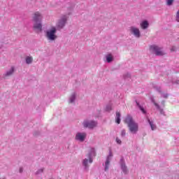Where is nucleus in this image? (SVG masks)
<instances>
[{"label": "nucleus", "mask_w": 179, "mask_h": 179, "mask_svg": "<svg viewBox=\"0 0 179 179\" xmlns=\"http://www.w3.org/2000/svg\"><path fill=\"white\" fill-rule=\"evenodd\" d=\"M157 110H159V113L162 115H166L165 113H164V110L160 108V106H159V108H157Z\"/></svg>", "instance_id": "23"}, {"label": "nucleus", "mask_w": 179, "mask_h": 179, "mask_svg": "<svg viewBox=\"0 0 179 179\" xmlns=\"http://www.w3.org/2000/svg\"><path fill=\"white\" fill-rule=\"evenodd\" d=\"M116 142L118 143V145H121V143H122V141H121L118 137L116 138Z\"/></svg>", "instance_id": "30"}, {"label": "nucleus", "mask_w": 179, "mask_h": 179, "mask_svg": "<svg viewBox=\"0 0 179 179\" xmlns=\"http://www.w3.org/2000/svg\"><path fill=\"white\" fill-rule=\"evenodd\" d=\"M136 103L137 107L139 108V110H141V112L143 113V114H146V110H145V108H143V106L141 104H139V102H138V101H136Z\"/></svg>", "instance_id": "16"}, {"label": "nucleus", "mask_w": 179, "mask_h": 179, "mask_svg": "<svg viewBox=\"0 0 179 179\" xmlns=\"http://www.w3.org/2000/svg\"><path fill=\"white\" fill-rule=\"evenodd\" d=\"M150 51L151 54H154L157 57H163L164 52L162 51V48L156 45H151L150 46Z\"/></svg>", "instance_id": "5"}, {"label": "nucleus", "mask_w": 179, "mask_h": 179, "mask_svg": "<svg viewBox=\"0 0 179 179\" xmlns=\"http://www.w3.org/2000/svg\"><path fill=\"white\" fill-rule=\"evenodd\" d=\"M32 20L34 22V29L38 30V31H42L43 24L41 22L43 20V15L40 12H36L32 17Z\"/></svg>", "instance_id": "2"}, {"label": "nucleus", "mask_w": 179, "mask_h": 179, "mask_svg": "<svg viewBox=\"0 0 179 179\" xmlns=\"http://www.w3.org/2000/svg\"><path fill=\"white\" fill-rule=\"evenodd\" d=\"M174 3V0H166V5L168 6H171L173 3Z\"/></svg>", "instance_id": "24"}, {"label": "nucleus", "mask_w": 179, "mask_h": 179, "mask_svg": "<svg viewBox=\"0 0 179 179\" xmlns=\"http://www.w3.org/2000/svg\"><path fill=\"white\" fill-rule=\"evenodd\" d=\"M155 90H157V92H158V93H159L160 94H162V87H154Z\"/></svg>", "instance_id": "25"}, {"label": "nucleus", "mask_w": 179, "mask_h": 179, "mask_svg": "<svg viewBox=\"0 0 179 179\" xmlns=\"http://www.w3.org/2000/svg\"><path fill=\"white\" fill-rule=\"evenodd\" d=\"M147 121L149 123V125L152 129V131H155L157 128L156 124H155V122L153 120H150L149 117L147 118Z\"/></svg>", "instance_id": "14"}, {"label": "nucleus", "mask_w": 179, "mask_h": 179, "mask_svg": "<svg viewBox=\"0 0 179 179\" xmlns=\"http://www.w3.org/2000/svg\"><path fill=\"white\" fill-rule=\"evenodd\" d=\"M151 101H152V103H153V104L155 106V107L157 108H159V105L157 104V103H156V101H155V99L154 98H152L151 99Z\"/></svg>", "instance_id": "26"}, {"label": "nucleus", "mask_w": 179, "mask_h": 179, "mask_svg": "<svg viewBox=\"0 0 179 179\" xmlns=\"http://www.w3.org/2000/svg\"><path fill=\"white\" fill-rule=\"evenodd\" d=\"M162 97H163L164 99H167V97H169V94H161Z\"/></svg>", "instance_id": "27"}, {"label": "nucleus", "mask_w": 179, "mask_h": 179, "mask_svg": "<svg viewBox=\"0 0 179 179\" xmlns=\"http://www.w3.org/2000/svg\"><path fill=\"white\" fill-rule=\"evenodd\" d=\"M124 123L127 124V127L131 134H136L139 129L138 123L134 121V118L131 115H127L124 119Z\"/></svg>", "instance_id": "1"}, {"label": "nucleus", "mask_w": 179, "mask_h": 179, "mask_svg": "<svg viewBox=\"0 0 179 179\" xmlns=\"http://www.w3.org/2000/svg\"><path fill=\"white\" fill-rule=\"evenodd\" d=\"M34 135L35 136H37V133H36V132L34 133Z\"/></svg>", "instance_id": "35"}, {"label": "nucleus", "mask_w": 179, "mask_h": 179, "mask_svg": "<svg viewBox=\"0 0 179 179\" xmlns=\"http://www.w3.org/2000/svg\"><path fill=\"white\" fill-rule=\"evenodd\" d=\"M75 100H76V94L73 92L69 97V103H75Z\"/></svg>", "instance_id": "18"}, {"label": "nucleus", "mask_w": 179, "mask_h": 179, "mask_svg": "<svg viewBox=\"0 0 179 179\" xmlns=\"http://www.w3.org/2000/svg\"><path fill=\"white\" fill-rule=\"evenodd\" d=\"M124 79H127V78H131V74L130 73H127L124 75Z\"/></svg>", "instance_id": "29"}, {"label": "nucleus", "mask_w": 179, "mask_h": 179, "mask_svg": "<svg viewBox=\"0 0 179 179\" xmlns=\"http://www.w3.org/2000/svg\"><path fill=\"white\" fill-rule=\"evenodd\" d=\"M113 110V105L111 103H109L106 107V111H111Z\"/></svg>", "instance_id": "22"}, {"label": "nucleus", "mask_w": 179, "mask_h": 179, "mask_svg": "<svg viewBox=\"0 0 179 179\" xmlns=\"http://www.w3.org/2000/svg\"><path fill=\"white\" fill-rule=\"evenodd\" d=\"M176 22H179V10L176 13Z\"/></svg>", "instance_id": "28"}, {"label": "nucleus", "mask_w": 179, "mask_h": 179, "mask_svg": "<svg viewBox=\"0 0 179 179\" xmlns=\"http://www.w3.org/2000/svg\"><path fill=\"white\" fill-rule=\"evenodd\" d=\"M87 157L89 159L90 164L93 163V157H96V150L94 148H91L87 155Z\"/></svg>", "instance_id": "9"}, {"label": "nucleus", "mask_w": 179, "mask_h": 179, "mask_svg": "<svg viewBox=\"0 0 179 179\" xmlns=\"http://www.w3.org/2000/svg\"><path fill=\"white\" fill-rule=\"evenodd\" d=\"M15 72V68L11 67L10 70L7 71L6 73L3 74L4 78H8V76H12Z\"/></svg>", "instance_id": "13"}, {"label": "nucleus", "mask_w": 179, "mask_h": 179, "mask_svg": "<svg viewBox=\"0 0 179 179\" xmlns=\"http://www.w3.org/2000/svg\"><path fill=\"white\" fill-rule=\"evenodd\" d=\"M115 122L121 124V113L120 112H116Z\"/></svg>", "instance_id": "17"}, {"label": "nucleus", "mask_w": 179, "mask_h": 179, "mask_svg": "<svg viewBox=\"0 0 179 179\" xmlns=\"http://www.w3.org/2000/svg\"><path fill=\"white\" fill-rule=\"evenodd\" d=\"M171 83L173 85L176 84V85H179V80H176V81H171Z\"/></svg>", "instance_id": "31"}, {"label": "nucleus", "mask_w": 179, "mask_h": 179, "mask_svg": "<svg viewBox=\"0 0 179 179\" xmlns=\"http://www.w3.org/2000/svg\"><path fill=\"white\" fill-rule=\"evenodd\" d=\"M1 50H2V48H0V51H1Z\"/></svg>", "instance_id": "37"}, {"label": "nucleus", "mask_w": 179, "mask_h": 179, "mask_svg": "<svg viewBox=\"0 0 179 179\" xmlns=\"http://www.w3.org/2000/svg\"><path fill=\"white\" fill-rule=\"evenodd\" d=\"M19 171H20V173H23V168H20Z\"/></svg>", "instance_id": "34"}, {"label": "nucleus", "mask_w": 179, "mask_h": 179, "mask_svg": "<svg viewBox=\"0 0 179 179\" xmlns=\"http://www.w3.org/2000/svg\"><path fill=\"white\" fill-rule=\"evenodd\" d=\"M171 51H174V47L171 48Z\"/></svg>", "instance_id": "36"}, {"label": "nucleus", "mask_w": 179, "mask_h": 179, "mask_svg": "<svg viewBox=\"0 0 179 179\" xmlns=\"http://www.w3.org/2000/svg\"><path fill=\"white\" fill-rule=\"evenodd\" d=\"M130 33H131V34H134V37H136L137 38H139V37H141V31H139V29L135 27H130Z\"/></svg>", "instance_id": "10"}, {"label": "nucleus", "mask_w": 179, "mask_h": 179, "mask_svg": "<svg viewBox=\"0 0 179 179\" xmlns=\"http://www.w3.org/2000/svg\"><path fill=\"white\" fill-rule=\"evenodd\" d=\"M121 136L124 137L125 136V130H122V132H121Z\"/></svg>", "instance_id": "32"}, {"label": "nucleus", "mask_w": 179, "mask_h": 179, "mask_svg": "<svg viewBox=\"0 0 179 179\" xmlns=\"http://www.w3.org/2000/svg\"><path fill=\"white\" fill-rule=\"evenodd\" d=\"M111 157H113V152L111 151L109 152V155H108L106 158V161L105 162V171H108V167H110V162H111Z\"/></svg>", "instance_id": "11"}, {"label": "nucleus", "mask_w": 179, "mask_h": 179, "mask_svg": "<svg viewBox=\"0 0 179 179\" xmlns=\"http://www.w3.org/2000/svg\"><path fill=\"white\" fill-rule=\"evenodd\" d=\"M113 61H114V58L113 57V56L109 54V55H106V62H108V64L113 62Z\"/></svg>", "instance_id": "20"}, {"label": "nucleus", "mask_w": 179, "mask_h": 179, "mask_svg": "<svg viewBox=\"0 0 179 179\" xmlns=\"http://www.w3.org/2000/svg\"><path fill=\"white\" fill-rule=\"evenodd\" d=\"M68 22V16L62 15L60 19L58 20L56 23V29L57 30H62L64 27L66 25V22Z\"/></svg>", "instance_id": "4"}, {"label": "nucleus", "mask_w": 179, "mask_h": 179, "mask_svg": "<svg viewBox=\"0 0 179 179\" xmlns=\"http://www.w3.org/2000/svg\"><path fill=\"white\" fill-rule=\"evenodd\" d=\"M57 28L52 27L51 29H48L45 32V36L48 41H55L58 36H57Z\"/></svg>", "instance_id": "3"}, {"label": "nucleus", "mask_w": 179, "mask_h": 179, "mask_svg": "<svg viewBox=\"0 0 179 179\" xmlns=\"http://www.w3.org/2000/svg\"><path fill=\"white\" fill-rule=\"evenodd\" d=\"M87 134L85 132H78L76 134L75 139L76 141H78V142H85L86 139Z\"/></svg>", "instance_id": "8"}, {"label": "nucleus", "mask_w": 179, "mask_h": 179, "mask_svg": "<svg viewBox=\"0 0 179 179\" xmlns=\"http://www.w3.org/2000/svg\"><path fill=\"white\" fill-rule=\"evenodd\" d=\"M89 164H90V162H89V158H85L83 160V166L85 171H89V167H90Z\"/></svg>", "instance_id": "12"}, {"label": "nucleus", "mask_w": 179, "mask_h": 179, "mask_svg": "<svg viewBox=\"0 0 179 179\" xmlns=\"http://www.w3.org/2000/svg\"><path fill=\"white\" fill-rule=\"evenodd\" d=\"M166 103V101H162L161 104L164 107V104Z\"/></svg>", "instance_id": "33"}, {"label": "nucleus", "mask_w": 179, "mask_h": 179, "mask_svg": "<svg viewBox=\"0 0 179 179\" xmlns=\"http://www.w3.org/2000/svg\"><path fill=\"white\" fill-rule=\"evenodd\" d=\"M141 27L143 30H146L149 27V22L148 20H143L141 24Z\"/></svg>", "instance_id": "15"}, {"label": "nucleus", "mask_w": 179, "mask_h": 179, "mask_svg": "<svg viewBox=\"0 0 179 179\" xmlns=\"http://www.w3.org/2000/svg\"><path fill=\"white\" fill-rule=\"evenodd\" d=\"M84 128H88L89 129H93L97 127V122L95 120H85L83 122Z\"/></svg>", "instance_id": "6"}, {"label": "nucleus", "mask_w": 179, "mask_h": 179, "mask_svg": "<svg viewBox=\"0 0 179 179\" xmlns=\"http://www.w3.org/2000/svg\"><path fill=\"white\" fill-rule=\"evenodd\" d=\"M43 172H44V168H42V169H38V171L35 173V174L36 176H38L40 174H43Z\"/></svg>", "instance_id": "21"}, {"label": "nucleus", "mask_w": 179, "mask_h": 179, "mask_svg": "<svg viewBox=\"0 0 179 179\" xmlns=\"http://www.w3.org/2000/svg\"><path fill=\"white\" fill-rule=\"evenodd\" d=\"M25 62L26 64H27L28 65H30V64H32L33 62V57L31 56H27L25 58Z\"/></svg>", "instance_id": "19"}, {"label": "nucleus", "mask_w": 179, "mask_h": 179, "mask_svg": "<svg viewBox=\"0 0 179 179\" xmlns=\"http://www.w3.org/2000/svg\"><path fill=\"white\" fill-rule=\"evenodd\" d=\"M120 166L124 174H128V173H129V171H128V166H127V164L125 163V160L124 159V157H122L120 160Z\"/></svg>", "instance_id": "7"}]
</instances>
